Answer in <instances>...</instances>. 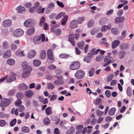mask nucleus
<instances>
[{
	"instance_id": "nucleus-28",
	"label": "nucleus",
	"mask_w": 134,
	"mask_h": 134,
	"mask_svg": "<svg viewBox=\"0 0 134 134\" xmlns=\"http://www.w3.org/2000/svg\"><path fill=\"white\" fill-rule=\"evenodd\" d=\"M46 56V52L45 50H42L41 51L40 57L41 59H44Z\"/></svg>"
},
{
	"instance_id": "nucleus-11",
	"label": "nucleus",
	"mask_w": 134,
	"mask_h": 134,
	"mask_svg": "<svg viewBox=\"0 0 134 134\" xmlns=\"http://www.w3.org/2000/svg\"><path fill=\"white\" fill-rule=\"evenodd\" d=\"M68 40L72 44L73 46L75 45V42L74 41L75 36L74 35L71 34L68 36Z\"/></svg>"
},
{
	"instance_id": "nucleus-29",
	"label": "nucleus",
	"mask_w": 134,
	"mask_h": 134,
	"mask_svg": "<svg viewBox=\"0 0 134 134\" xmlns=\"http://www.w3.org/2000/svg\"><path fill=\"white\" fill-rule=\"evenodd\" d=\"M45 112L47 115L52 114V110L51 107H50L47 108L45 109Z\"/></svg>"
},
{
	"instance_id": "nucleus-8",
	"label": "nucleus",
	"mask_w": 134,
	"mask_h": 134,
	"mask_svg": "<svg viewBox=\"0 0 134 134\" xmlns=\"http://www.w3.org/2000/svg\"><path fill=\"white\" fill-rule=\"evenodd\" d=\"M45 21V18L43 16L41 18L39 23V25L41 26L44 24L43 25L44 29L45 30H47L48 29V25L47 23H44Z\"/></svg>"
},
{
	"instance_id": "nucleus-16",
	"label": "nucleus",
	"mask_w": 134,
	"mask_h": 134,
	"mask_svg": "<svg viewBox=\"0 0 134 134\" xmlns=\"http://www.w3.org/2000/svg\"><path fill=\"white\" fill-rule=\"evenodd\" d=\"M125 18L124 16L117 17L115 19V23L117 24L122 22L125 20Z\"/></svg>"
},
{
	"instance_id": "nucleus-26",
	"label": "nucleus",
	"mask_w": 134,
	"mask_h": 134,
	"mask_svg": "<svg viewBox=\"0 0 134 134\" xmlns=\"http://www.w3.org/2000/svg\"><path fill=\"white\" fill-rule=\"evenodd\" d=\"M34 94L33 92L31 90L26 91L25 92V95L28 98L31 97Z\"/></svg>"
},
{
	"instance_id": "nucleus-37",
	"label": "nucleus",
	"mask_w": 134,
	"mask_h": 134,
	"mask_svg": "<svg viewBox=\"0 0 134 134\" xmlns=\"http://www.w3.org/2000/svg\"><path fill=\"white\" fill-rule=\"evenodd\" d=\"M94 24V21L93 19L89 20L87 23V26L88 27H91L93 26Z\"/></svg>"
},
{
	"instance_id": "nucleus-33",
	"label": "nucleus",
	"mask_w": 134,
	"mask_h": 134,
	"mask_svg": "<svg viewBox=\"0 0 134 134\" xmlns=\"http://www.w3.org/2000/svg\"><path fill=\"white\" fill-rule=\"evenodd\" d=\"M41 62L39 60L35 59L33 61V64L35 66H38L40 65Z\"/></svg>"
},
{
	"instance_id": "nucleus-34",
	"label": "nucleus",
	"mask_w": 134,
	"mask_h": 134,
	"mask_svg": "<svg viewBox=\"0 0 134 134\" xmlns=\"http://www.w3.org/2000/svg\"><path fill=\"white\" fill-rule=\"evenodd\" d=\"M66 15V13L64 12H61L58 14L56 16L55 19H60L62 17Z\"/></svg>"
},
{
	"instance_id": "nucleus-47",
	"label": "nucleus",
	"mask_w": 134,
	"mask_h": 134,
	"mask_svg": "<svg viewBox=\"0 0 134 134\" xmlns=\"http://www.w3.org/2000/svg\"><path fill=\"white\" fill-rule=\"evenodd\" d=\"M126 93L128 96L131 97L132 95V92L131 88L130 87H128Z\"/></svg>"
},
{
	"instance_id": "nucleus-55",
	"label": "nucleus",
	"mask_w": 134,
	"mask_h": 134,
	"mask_svg": "<svg viewBox=\"0 0 134 134\" xmlns=\"http://www.w3.org/2000/svg\"><path fill=\"white\" fill-rule=\"evenodd\" d=\"M41 7L40 6L38 7V9L37 11L38 13H43L45 9V8H41Z\"/></svg>"
},
{
	"instance_id": "nucleus-32",
	"label": "nucleus",
	"mask_w": 134,
	"mask_h": 134,
	"mask_svg": "<svg viewBox=\"0 0 134 134\" xmlns=\"http://www.w3.org/2000/svg\"><path fill=\"white\" fill-rule=\"evenodd\" d=\"M2 46L4 49H7L9 48V45L8 42L6 41H4L2 43Z\"/></svg>"
},
{
	"instance_id": "nucleus-21",
	"label": "nucleus",
	"mask_w": 134,
	"mask_h": 134,
	"mask_svg": "<svg viewBox=\"0 0 134 134\" xmlns=\"http://www.w3.org/2000/svg\"><path fill=\"white\" fill-rule=\"evenodd\" d=\"M27 87V86L24 83H21L18 86L19 88L21 91L24 90L26 89Z\"/></svg>"
},
{
	"instance_id": "nucleus-44",
	"label": "nucleus",
	"mask_w": 134,
	"mask_h": 134,
	"mask_svg": "<svg viewBox=\"0 0 134 134\" xmlns=\"http://www.w3.org/2000/svg\"><path fill=\"white\" fill-rule=\"evenodd\" d=\"M91 60V58L90 56H87L84 58L83 60L84 62L89 63L90 62Z\"/></svg>"
},
{
	"instance_id": "nucleus-31",
	"label": "nucleus",
	"mask_w": 134,
	"mask_h": 134,
	"mask_svg": "<svg viewBox=\"0 0 134 134\" xmlns=\"http://www.w3.org/2000/svg\"><path fill=\"white\" fill-rule=\"evenodd\" d=\"M7 62L8 64L12 65L14 64L15 61L14 59L10 58L7 60Z\"/></svg>"
},
{
	"instance_id": "nucleus-39",
	"label": "nucleus",
	"mask_w": 134,
	"mask_h": 134,
	"mask_svg": "<svg viewBox=\"0 0 134 134\" xmlns=\"http://www.w3.org/2000/svg\"><path fill=\"white\" fill-rule=\"evenodd\" d=\"M24 52L23 51H21L20 50H18L16 52V54L20 56H24L25 54L24 53Z\"/></svg>"
},
{
	"instance_id": "nucleus-9",
	"label": "nucleus",
	"mask_w": 134,
	"mask_h": 134,
	"mask_svg": "<svg viewBox=\"0 0 134 134\" xmlns=\"http://www.w3.org/2000/svg\"><path fill=\"white\" fill-rule=\"evenodd\" d=\"M34 20L32 19H28L26 20L24 23V25L26 27H29L33 26Z\"/></svg>"
},
{
	"instance_id": "nucleus-13",
	"label": "nucleus",
	"mask_w": 134,
	"mask_h": 134,
	"mask_svg": "<svg viewBox=\"0 0 134 134\" xmlns=\"http://www.w3.org/2000/svg\"><path fill=\"white\" fill-rule=\"evenodd\" d=\"M6 77H7L6 81L8 82H11L16 79L15 76L14 75H7Z\"/></svg>"
},
{
	"instance_id": "nucleus-18",
	"label": "nucleus",
	"mask_w": 134,
	"mask_h": 134,
	"mask_svg": "<svg viewBox=\"0 0 134 134\" xmlns=\"http://www.w3.org/2000/svg\"><path fill=\"white\" fill-rule=\"evenodd\" d=\"M36 54V52L34 50H32L29 52L27 56L29 58H31L35 57Z\"/></svg>"
},
{
	"instance_id": "nucleus-60",
	"label": "nucleus",
	"mask_w": 134,
	"mask_h": 134,
	"mask_svg": "<svg viewBox=\"0 0 134 134\" xmlns=\"http://www.w3.org/2000/svg\"><path fill=\"white\" fill-rule=\"evenodd\" d=\"M84 19L85 18L83 17L79 18L78 19V20H77L78 24H81L82 23V21L84 20Z\"/></svg>"
},
{
	"instance_id": "nucleus-50",
	"label": "nucleus",
	"mask_w": 134,
	"mask_h": 134,
	"mask_svg": "<svg viewBox=\"0 0 134 134\" xmlns=\"http://www.w3.org/2000/svg\"><path fill=\"white\" fill-rule=\"evenodd\" d=\"M11 49L12 51H14L16 50L17 47V46L14 44L13 43H12L10 45Z\"/></svg>"
},
{
	"instance_id": "nucleus-49",
	"label": "nucleus",
	"mask_w": 134,
	"mask_h": 134,
	"mask_svg": "<svg viewBox=\"0 0 134 134\" xmlns=\"http://www.w3.org/2000/svg\"><path fill=\"white\" fill-rule=\"evenodd\" d=\"M54 83L56 85H59L63 84L64 82L62 81L56 80L54 81Z\"/></svg>"
},
{
	"instance_id": "nucleus-58",
	"label": "nucleus",
	"mask_w": 134,
	"mask_h": 134,
	"mask_svg": "<svg viewBox=\"0 0 134 134\" xmlns=\"http://www.w3.org/2000/svg\"><path fill=\"white\" fill-rule=\"evenodd\" d=\"M55 87L54 86L52 83H48V84L47 88L49 89H53Z\"/></svg>"
},
{
	"instance_id": "nucleus-3",
	"label": "nucleus",
	"mask_w": 134,
	"mask_h": 134,
	"mask_svg": "<svg viewBox=\"0 0 134 134\" xmlns=\"http://www.w3.org/2000/svg\"><path fill=\"white\" fill-rule=\"evenodd\" d=\"M11 101L9 99L3 98L1 101V106L2 107H6L11 103Z\"/></svg>"
},
{
	"instance_id": "nucleus-1",
	"label": "nucleus",
	"mask_w": 134,
	"mask_h": 134,
	"mask_svg": "<svg viewBox=\"0 0 134 134\" xmlns=\"http://www.w3.org/2000/svg\"><path fill=\"white\" fill-rule=\"evenodd\" d=\"M45 37L44 34H43L40 36H35L33 39V42L35 44H38L42 42H44L45 40Z\"/></svg>"
},
{
	"instance_id": "nucleus-53",
	"label": "nucleus",
	"mask_w": 134,
	"mask_h": 134,
	"mask_svg": "<svg viewBox=\"0 0 134 134\" xmlns=\"http://www.w3.org/2000/svg\"><path fill=\"white\" fill-rule=\"evenodd\" d=\"M96 113L97 116H101L103 114L104 112L99 110H97L96 111Z\"/></svg>"
},
{
	"instance_id": "nucleus-35",
	"label": "nucleus",
	"mask_w": 134,
	"mask_h": 134,
	"mask_svg": "<svg viewBox=\"0 0 134 134\" xmlns=\"http://www.w3.org/2000/svg\"><path fill=\"white\" fill-rule=\"evenodd\" d=\"M112 33L115 35H117L119 33V31L116 28H112L111 30Z\"/></svg>"
},
{
	"instance_id": "nucleus-59",
	"label": "nucleus",
	"mask_w": 134,
	"mask_h": 134,
	"mask_svg": "<svg viewBox=\"0 0 134 134\" xmlns=\"http://www.w3.org/2000/svg\"><path fill=\"white\" fill-rule=\"evenodd\" d=\"M114 77V75L113 74H111L109 75L107 79V81H111Z\"/></svg>"
},
{
	"instance_id": "nucleus-10",
	"label": "nucleus",
	"mask_w": 134,
	"mask_h": 134,
	"mask_svg": "<svg viewBox=\"0 0 134 134\" xmlns=\"http://www.w3.org/2000/svg\"><path fill=\"white\" fill-rule=\"evenodd\" d=\"M54 3H51L48 5V7L46 9V13L48 14L50 13L54 8Z\"/></svg>"
},
{
	"instance_id": "nucleus-36",
	"label": "nucleus",
	"mask_w": 134,
	"mask_h": 134,
	"mask_svg": "<svg viewBox=\"0 0 134 134\" xmlns=\"http://www.w3.org/2000/svg\"><path fill=\"white\" fill-rule=\"evenodd\" d=\"M85 44L84 42L83 41H81L77 43V45L78 47L80 49H83V47Z\"/></svg>"
},
{
	"instance_id": "nucleus-52",
	"label": "nucleus",
	"mask_w": 134,
	"mask_h": 134,
	"mask_svg": "<svg viewBox=\"0 0 134 134\" xmlns=\"http://www.w3.org/2000/svg\"><path fill=\"white\" fill-rule=\"evenodd\" d=\"M16 96L17 98L19 99H21L23 98L24 96L23 93L21 92H19L16 94Z\"/></svg>"
},
{
	"instance_id": "nucleus-48",
	"label": "nucleus",
	"mask_w": 134,
	"mask_h": 134,
	"mask_svg": "<svg viewBox=\"0 0 134 134\" xmlns=\"http://www.w3.org/2000/svg\"><path fill=\"white\" fill-rule=\"evenodd\" d=\"M111 27H109L108 26L104 25L101 28V31L102 32H104L107 31L108 29H110Z\"/></svg>"
},
{
	"instance_id": "nucleus-22",
	"label": "nucleus",
	"mask_w": 134,
	"mask_h": 134,
	"mask_svg": "<svg viewBox=\"0 0 134 134\" xmlns=\"http://www.w3.org/2000/svg\"><path fill=\"white\" fill-rule=\"evenodd\" d=\"M16 10L18 11V13H22L24 11H25V8L22 7L21 5H20L16 9Z\"/></svg>"
},
{
	"instance_id": "nucleus-30",
	"label": "nucleus",
	"mask_w": 134,
	"mask_h": 134,
	"mask_svg": "<svg viewBox=\"0 0 134 134\" xmlns=\"http://www.w3.org/2000/svg\"><path fill=\"white\" fill-rule=\"evenodd\" d=\"M126 54V52L125 51H120L118 53L119 58L122 59L124 58Z\"/></svg>"
},
{
	"instance_id": "nucleus-38",
	"label": "nucleus",
	"mask_w": 134,
	"mask_h": 134,
	"mask_svg": "<svg viewBox=\"0 0 134 134\" xmlns=\"http://www.w3.org/2000/svg\"><path fill=\"white\" fill-rule=\"evenodd\" d=\"M30 75V71H26L22 74V76L23 78H26L27 77Z\"/></svg>"
},
{
	"instance_id": "nucleus-45",
	"label": "nucleus",
	"mask_w": 134,
	"mask_h": 134,
	"mask_svg": "<svg viewBox=\"0 0 134 134\" xmlns=\"http://www.w3.org/2000/svg\"><path fill=\"white\" fill-rule=\"evenodd\" d=\"M75 129L73 126H71L70 129L67 131L66 133L67 134H72L74 132Z\"/></svg>"
},
{
	"instance_id": "nucleus-62",
	"label": "nucleus",
	"mask_w": 134,
	"mask_h": 134,
	"mask_svg": "<svg viewBox=\"0 0 134 134\" xmlns=\"http://www.w3.org/2000/svg\"><path fill=\"white\" fill-rule=\"evenodd\" d=\"M48 68L50 70H53L55 69L56 68V67L53 65L51 64L49 65Z\"/></svg>"
},
{
	"instance_id": "nucleus-61",
	"label": "nucleus",
	"mask_w": 134,
	"mask_h": 134,
	"mask_svg": "<svg viewBox=\"0 0 134 134\" xmlns=\"http://www.w3.org/2000/svg\"><path fill=\"white\" fill-rule=\"evenodd\" d=\"M94 68H93L89 72V76L90 77H92L93 76L94 73Z\"/></svg>"
},
{
	"instance_id": "nucleus-51",
	"label": "nucleus",
	"mask_w": 134,
	"mask_h": 134,
	"mask_svg": "<svg viewBox=\"0 0 134 134\" xmlns=\"http://www.w3.org/2000/svg\"><path fill=\"white\" fill-rule=\"evenodd\" d=\"M18 109V111H19L20 112H22L25 110V107L22 105H20Z\"/></svg>"
},
{
	"instance_id": "nucleus-7",
	"label": "nucleus",
	"mask_w": 134,
	"mask_h": 134,
	"mask_svg": "<svg viewBox=\"0 0 134 134\" xmlns=\"http://www.w3.org/2000/svg\"><path fill=\"white\" fill-rule=\"evenodd\" d=\"M113 59V58L110 56H106L104 59V62H106L104 64L103 66L104 67H105L108 65L110 63H113V61L111 62V60Z\"/></svg>"
},
{
	"instance_id": "nucleus-64",
	"label": "nucleus",
	"mask_w": 134,
	"mask_h": 134,
	"mask_svg": "<svg viewBox=\"0 0 134 134\" xmlns=\"http://www.w3.org/2000/svg\"><path fill=\"white\" fill-rule=\"evenodd\" d=\"M57 3L58 6L61 8H63L64 7V5L62 2H60L59 1H57Z\"/></svg>"
},
{
	"instance_id": "nucleus-40",
	"label": "nucleus",
	"mask_w": 134,
	"mask_h": 134,
	"mask_svg": "<svg viewBox=\"0 0 134 134\" xmlns=\"http://www.w3.org/2000/svg\"><path fill=\"white\" fill-rule=\"evenodd\" d=\"M11 113L13 114H15L16 115L18 116V109H15L14 108H13L11 111Z\"/></svg>"
},
{
	"instance_id": "nucleus-19",
	"label": "nucleus",
	"mask_w": 134,
	"mask_h": 134,
	"mask_svg": "<svg viewBox=\"0 0 134 134\" xmlns=\"http://www.w3.org/2000/svg\"><path fill=\"white\" fill-rule=\"evenodd\" d=\"M120 43V41L118 40H115L113 41L112 44V48L114 49L118 46Z\"/></svg>"
},
{
	"instance_id": "nucleus-54",
	"label": "nucleus",
	"mask_w": 134,
	"mask_h": 134,
	"mask_svg": "<svg viewBox=\"0 0 134 134\" xmlns=\"http://www.w3.org/2000/svg\"><path fill=\"white\" fill-rule=\"evenodd\" d=\"M44 122L46 125L49 124L50 122L49 119L48 118H46L44 120Z\"/></svg>"
},
{
	"instance_id": "nucleus-5",
	"label": "nucleus",
	"mask_w": 134,
	"mask_h": 134,
	"mask_svg": "<svg viewBox=\"0 0 134 134\" xmlns=\"http://www.w3.org/2000/svg\"><path fill=\"white\" fill-rule=\"evenodd\" d=\"M24 33L23 30L20 28L17 29L13 32V35L16 37H18L22 36Z\"/></svg>"
},
{
	"instance_id": "nucleus-27",
	"label": "nucleus",
	"mask_w": 134,
	"mask_h": 134,
	"mask_svg": "<svg viewBox=\"0 0 134 134\" xmlns=\"http://www.w3.org/2000/svg\"><path fill=\"white\" fill-rule=\"evenodd\" d=\"M129 44L127 43H124L121 44L119 46L120 48L122 50H125L128 48Z\"/></svg>"
},
{
	"instance_id": "nucleus-25",
	"label": "nucleus",
	"mask_w": 134,
	"mask_h": 134,
	"mask_svg": "<svg viewBox=\"0 0 134 134\" xmlns=\"http://www.w3.org/2000/svg\"><path fill=\"white\" fill-rule=\"evenodd\" d=\"M38 98L40 101V102L42 103H43V104H46L48 103L47 98L44 99L43 97L42 96H39Z\"/></svg>"
},
{
	"instance_id": "nucleus-63",
	"label": "nucleus",
	"mask_w": 134,
	"mask_h": 134,
	"mask_svg": "<svg viewBox=\"0 0 134 134\" xmlns=\"http://www.w3.org/2000/svg\"><path fill=\"white\" fill-rule=\"evenodd\" d=\"M105 94L108 97H109L110 96L111 93L110 91L108 90H107L105 92Z\"/></svg>"
},
{
	"instance_id": "nucleus-2",
	"label": "nucleus",
	"mask_w": 134,
	"mask_h": 134,
	"mask_svg": "<svg viewBox=\"0 0 134 134\" xmlns=\"http://www.w3.org/2000/svg\"><path fill=\"white\" fill-rule=\"evenodd\" d=\"M80 64L77 61L73 62H71L70 65V69L72 70H75L78 69L80 67Z\"/></svg>"
},
{
	"instance_id": "nucleus-15",
	"label": "nucleus",
	"mask_w": 134,
	"mask_h": 134,
	"mask_svg": "<svg viewBox=\"0 0 134 134\" xmlns=\"http://www.w3.org/2000/svg\"><path fill=\"white\" fill-rule=\"evenodd\" d=\"M12 21L10 19H7L4 20L3 23V25L5 27H8L11 25Z\"/></svg>"
},
{
	"instance_id": "nucleus-14",
	"label": "nucleus",
	"mask_w": 134,
	"mask_h": 134,
	"mask_svg": "<svg viewBox=\"0 0 134 134\" xmlns=\"http://www.w3.org/2000/svg\"><path fill=\"white\" fill-rule=\"evenodd\" d=\"M78 24L77 20H73L70 23V27L71 29H75L77 27Z\"/></svg>"
},
{
	"instance_id": "nucleus-4",
	"label": "nucleus",
	"mask_w": 134,
	"mask_h": 134,
	"mask_svg": "<svg viewBox=\"0 0 134 134\" xmlns=\"http://www.w3.org/2000/svg\"><path fill=\"white\" fill-rule=\"evenodd\" d=\"M57 25H55L51 27V31L54 33L57 36H59L61 34L62 31L60 29H57Z\"/></svg>"
},
{
	"instance_id": "nucleus-20",
	"label": "nucleus",
	"mask_w": 134,
	"mask_h": 134,
	"mask_svg": "<svg viewBox=\"0 0 134 134\" xmlns=\"http://www.w3.org/2000/svg\"><path fill=\"white\" fill-rule=\"evenodd\" d=\"M35 31V27H32L28 29L26 31V33L27 35L30 36L33 34L34 33Z\"/></svg>"
},
{
	"instance_id": "nucleus-57",
	"label": "nucleus",
	"mask_w": 134,
	"mask_h": 134,
	"mask_svg": "<svg viewBox=\"0 0 134 134\" xmlns=\"http://www.w3.org/2000/svg\"><path fill=\"white\" fill-rule=\"evenodd\" d=\"M16 120L15 118L10 123V126L12 127L14 126L16 124Z\"/></svg>"
},
{
	"instance_id": "nucleus-56",
	"label": "nucleus",
	"mask_w": 134,
	"mask_h": 134,
	"mask_svg": "<svg viewBox=\"0 0 134 134\" xmlns=\"http://www.w3.org/2000/svg\"><path fill=\"white\" fill-rule=\"evenodd\" d=\"M22 66L23 69L25 70L27 69L28 66L27 63L26 62H23L22 64Z\"/></svg>"
},
{
	"instance_id": "nucleus-46",
	"label": "nucleus",
	"mask_w": 134,
	"mask_h": 134,
	"mask_svg": "<svg viewBox=\"0 0 134 134\" xmlns=\"http://www.w3.org/2000/svg\"><path fill=\"white\" fill-rule=\"evenodd\" d=\"M29 128L27 127L24 126L22 128V131L28 133L30 131Z\"/></svg>"
},
{
	"instance_id": "nucleus-42",
	"label": "nucleus",
	"mask_w": 134,
	"mask_h": 134,
	"mask_svg": "<svg viewBox=\"0 0 134 134\" xmlns=\"http://www.w3.org/2000/svg\"><path fill=\"white\" fill-rule=\"evenodd\" d=\"M108 20L106 18H102L99 21V24L101 25L105 24L107 22Z\"/></svg>"
},
{
	"instance_id": "nucleus-43",
	"label": "nucleus",
	"mask_w": 134,
	"mask_h": 134,
	"mask_svg": "<svg viewBox=\"0 0 134 134\" xmlns=\"http://www.w3.org/2000/svg\"><path fill=\"white\" fill-rule=\"evenodd\" d=\"M59 57L61 59H66L69 57V55L65 54H61L59 55Z\"/></svg>"
},
{
	"instance_id": "nucleus-23",
	"label": "nucleus",
	"mask_w": 134,
	"mask_h": 134,
	"mask_svg": "<svg viewBox=\"0 0 134 134\" xmlns=\"http://www.w3.org/2000/svg\"><path fill=\"white\" fill-rule=\"evenodd\" d=\"M68 19V16L65 15V16H64L63 18L61 20V24L63 26H65L66 25Z\"/></svg>"
},
{
	"instance_id": "nucleus-12",
	"label": "nucleus",
	"mask_w": 134,
	"mask_h": 134,
	"mask_svg": "<svg viewBox=\"0 0 134 134\" xmlns=\"http://www.w3.org/2000/svg\"><path fill=\"white\" fill-rule=\"evenodd\" d=\"M47 54L48 58L50 60H54V56L52 50V49H49L47 51Z\"/></svg>"
},
{
	"instance_id": "nucleus-24",
	"label": "nucleus",
	"mask_w": 134,
	"mask_h": 134,
	"mask_svg": "<svg viewBox=\"0 0 134 134\" xmlns=\"http://www.w3.org/2000/svg\"><path fill=\"white\" fill-rule=\"evenodd\" d=\"M116 110L115 108L113 107L110 108L108 114L111 116L115 114Z\"/></svg>"
},
{
	"instance_id": "nucleus-17",
	"label": "nucleus",
	"mask_w": 134,
	"mask_h": 134,
	"mask_svg": "<svg viewBox=\"0 0 134 134\" xmlns=\"http://www.w3.org/2000/svg\"><path fill=\"white\" fill-rule=\"evenodd\" d=\"M12 55V51L10 50H8L4 52L3 55V57L5 58L10 57Z\"/></svg>"
},
{
	"instance_id": "nucleus-41",
	"label": "nucleus",
	"mask_w": 134,
	"mask_h": 134,
	"mask_svg": "<svg viewBox=\"0 0 134 134\" xmlns=\"http://www.w3.org/2000/svg\"><path fill=\"white\" fill-rule=\"evenodd\" d=\"M100 51V49H98L96 50L95 48L93 49L91 51V53L93 55L97 54L98 52Z\"/></svg>"
},
{
	"instance_id": "nucleus-6",
	"label": "nucleus",
	"mask_w": 134,
	"mask_h": 134,
	"mask_svg": "<svg viewBox=\"0 0 134 134\" xmlns=\"http://www.w3.org/2000/svg\"><path fill=\"white\" fill-rule=\"evenodd\" d=\"M85 72L82 70H79L75 74V76L77 79H80L83 78L85 75Z\"/></svg>"
}]
</instances>
